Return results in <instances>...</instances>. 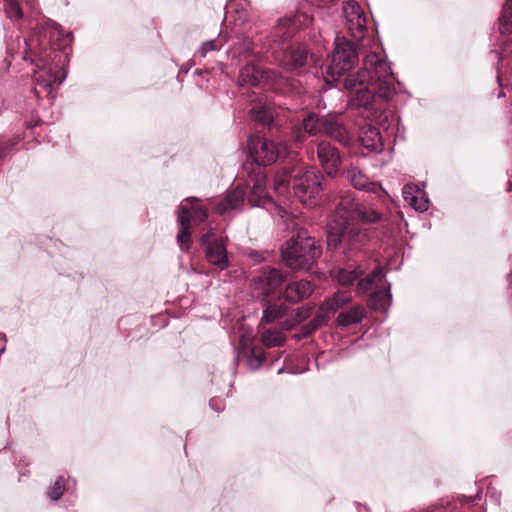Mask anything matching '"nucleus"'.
<instances>
[{"instance_id":"6ab92c4d","label":"nucleus","mask_w":512,"mask_h":512,"mask_svg":"<svg viewBox=\"0 0 512 512\" xmlns=\"http://www.w3.org/2000/svg\"><path fill=\"white\" fill-rule=\"evenodd\" d=\"M348 178L354 188L359 190L368 191L371 193H378L382 191L380 184L372 182L369 178L359 169L351 168L348 170Z\"/></svg>"},{"instance_id":"412c9836","label":"nucleus","mask_w":512,"mask_h":512,"mask_svg":"<svg viewBox=\"0 0 512 512\" xmlns=\"http://www.w3.org/2000/svg\"><path fill=\"white\" fill-rule=\"evenodd\" d=\"M365 316V308L361 305H355L351 309L342 311L337 317V323L340 326H350L359 323Z\"/></svg>"},{"instance_id":"72a5a7b5","label":"nucleus","mask_w":512,"mask_h":512,"mask_svg":"<svg viewBox=\"0 0 512 512\" xmlns=\"http://www.w3.org/2000/svg\"><path fill=\"white\" fill-rule=\"evenodd\" d=\"M347 22H354L357 16H365L360 5L356 2H349L344 8Z\"/></svg>"},{"instance_id":"aec40b11","label":"nucleus","mask_w":512,"mask_h":512,"mask_svg":"<svg viewBox=\"0 0 512 512\" xmlns=\"http://www.w3.org/2000/svg\"><path fill=\"white\" fill-rule=\"evenodd\" d=\"M403 197L415 210L423 212L428 209V200L423 197V192L413 185L404 186Z\"/></svg>"},{"instance_id":"9b49d317","label":"nucleus","mask_w":512,"mask_h":512,"mask_svg":"<svg viewBox=\"0 0 512 512\" xmlns=\"http://www.w3.org/2000/svg\"><path fill=\"white\" fill-rule=\"evenodd\" d=\"M284 281L285 277L279 270L271 267H263L253 278L252 283L254 290L268 297L273 295Z\"/></svg>"},{"instance_id":"473e14b6","label":"nucleus","mask_w":512,"mask_h":512,"mask_svg":"<svg viewBox=\"0 0 512 512\" xmlns=\"http://www.w3.org/2000/svg\"><path fill=\"white\" fill-rule=\"evenodd\" d=\"M65 489V479L63 477H58L54 484L49 488L47 495L51 500L56 501L61 498Z\"/></svg>"},{"instance_id":"f3484780","label":"nucleus","mask_w":512,"mask_h":512,"mask_svg":"<svg viewBox=\"0 0 512 512\" xmlns=\"http://www.w3.org/2000/svg\"><path fill=\"white\" fill-rule=\"evenodd\" d=\"M56 82L61 83V80L58 79L56 74L52 73L50 70L43 71L36 76L35 87L32 91L37 98H41L43 93L46 94V97L54 98L52 86Z\"/></svg>"},{"instance_id":"9d476101","label":"nucleus","mask_w":512,"mask_h":512,"mask_svg":"<svg viewBox=\"0 0 512 512\" xmlns=\"http://www.w3.org/2000/svg\"><path fill=\"white\" fill-rule=\"evenodd\" d=\"M214 233L212 229L203 234L200 238V243L205 247L206 260L218 267L220 270H224L228 267L229 261L226 249V240L224 238L214 239Z\"/></svg>"},{"instance_id":"dca6fc26","label":"nucleus","mask_w":512,"mask_h":512,"mask_svg":"<svg viewBox=\"0 0 512 512\" xmlns=\"http://www.w3.org/2000/svg\"><path fill=\"white\" fill-rule=\"evenodd\" d=\"M359 141L363 147L370 151H379L382 149V138L379 130L371 125H364L359 130Z\"/></svg>"},{"instance_id":"423d86ee","label":"nucleus","mask_w":512,"mask_h":512,"mask_svg":"<svg viewBox=\"0 0 512 512\" xmlns=\"http://www.w3.org/2000/svg\"><path fill=\"white\" fill-rule=\"evenodd\" d=\"M245 199L251 207L264 205L270 201V196L266 190V179L264 176L257 177L253 185H237L234 190L229 192L225 198L215 204V209L219 214L236 209L241 206Z\"/></svg>"},{"instance_id":"f8f14e48","label":"nucleus","mask_w":512,"mask_h":512,"mask_svg":"<svg viewBox=\"0 0 512 512\" xmlns=\"http://www.w3.org/2000/svg\"><path fill=\"white\" fill-rule=\"evenodd\" d=\"M40 36L48 40L51 48L58 51H65L70 46L72 37L70 34H64L61 26L55 21L46 19L39 27Z\"/></svg>"},{"instance_id":"e433bc0d","label":"nucleus","mask_w":512,"mask_h":512,"mask_svg":"<svg viewBox=\"0 0 512 512\" xmlns=\"http://www.w3.org/2000/svg\"><path fill=\"white\" fill-rule=\"evenodd\" d=\"M311 313H312V310L310 308L299 309L296 314L297 322H302V321L306 320L308 317H310Z\"/></svg>"},{"instance_id":"2f4dec72","label":"nucleus","mask_w":512,"mask_h":512,"mask_svg":"<svg viewBox=\"0 0 512 512\" xmlns=\"http://www.w3.org/2000/svg\"><path fill=\"white\" fill-rule=\"evenodd\" d=\"M5 12L7 16L14 21L22 19L23 12L17 0H7L5 3Z\"/></svg>"},{"instance_id":"7c9ffc66","label":"nucleus","mask_w":512,"mask_h":512,"mask_svg":"<svg viewBox=\"0 0 512 512\" xmlns=\"http://www.w3.org/2000/svg\"><path fill=\"white\" fill-rule=\"evenodd\" d=\"M187 202L192 204V218L195 222L203 223L208 218V211L204 206L198 205L197 198H187Z\"/></svg>"},{"instance_id":"b1692460","label":"nucleus","mask_w":512,"mask_h":512,"mask_svg":"<svg viewBox=\"0 0 512 512\" xmlns=\"http://www.w3.org/2000/svg\"><path fill=\"white\" fill-rule=\"evenodd\" d=\"M352 296L350 293L346 291H338L333 297L328 299L321 307V309H325L328 312H335L339 308L343 307L345 304L350 302Z\"/></svg>"},{"instance_id":"c756f323","label":"nucleus","mask_w":512,"mask_h":512,"mask_svg":"<svg viewBox=\"0 0 512 512\" xmlns=\"http://www.w3.org/2000/svg\"><path fill=\"white\" fill-rule=\"evenodd\" d=\"M252 117L263 125H270L273 121L272 112L265 106H255L251 109Z\"/></svg>"},{"instance_id":"a211bd4d","label":"nucleus","mask_w":512,"mask_h":512,"mask_svg":"<svg viewBox=\"0 0 512 512\" xmlns=\"http://www.w3.org/2000/svg\"><path fill=\"white\" fill-rule=\"evenodd\" d=\"M190 217L191 212L189 208L184 205L179 206L178 222L180 224V232L177 236V240L182 250H188L191 243V232H190Z\"/></svg>"},{"instance_id":"bb28decb","label":"nucleus","mask_w":512,"mask_h":512,"mask_svg":"<svg viewBox=\"0 0 512 512\" xmlns=\"http://www.w3.org/2000/svg\"><path fill=\"white\" fill-rule=\"evenodd\" d=\"M327 320L328 317L324 313H317L309 323L302 325V335L304 337L312 335L317 329L324 325Z\"/></svg>"},{"instance_id":"39448f33","label":"nucleus","mask_w":512,"mask_h":512,"mask_svg":"<svg viewBox=\"0 0 512 512\" xmlns=\"http://www.w3.org/2000/svg\"><path fill=\"white\" fill-rule=\"evenodd\" d=\"M319 133L326 134L344 146L350 145L354 137V134L338 118L319 117L314 113H309L303 119L301 127L292 131V137L296 143H301L305 134L317 135Z\"/></svg>"},{"instance_id":"f03ea898","label":"nucleus","mask_w":512,"mask_h":512,"mask_svg":"<svg viewBox=\"0 0 512 512\" xmlns=\"http://www.w3.org/2000/svg\"><path fill=\"white\" fill-rule=\"evenodd\" d=\"M383 220V214L376 209L356 203L351 191L342 193L335 206L332 222L327 232V247L336 250L357 251L369 241V230L361 225L374 224Z\"/></svg>"},{"instance_id":"cd10ccee","label":"nucleus","mask_w":512,"mask_h":512,"mask_svg":"<svg viewBox=\"0 0 512 512\" xmlns=\"http://www.w3.org/2000/svg\"><path fill=\"white\" fill-rule=\"evenodd\" d=\"M362 273V271L357 269H339L337 271L336 278L339 284L343 286H350L361 277Z\"/></svg>"},{"instance_id":"c85d7f7f","label":"nucleus","mask_w":512,"mask_h":512,"mask_svg":"<svg viewBox=\"0 0 512 512\" xmlns=\"http://www.w3.org/2000/svg\"><path fill=\"white\" fill-rule=\"evenodd\" d=\"M512 26V0H506L500 17V32L506 33Z\"/></svg>"},{"instance_id":"0eeeda50","label":"nucleus","mask_w":512,"mask_h":512,"mask_svg":"<svg viewBox=\"0 0 512 512\" xmlns=\"http://www.w3.org/2000/svg\"><path fill=\"white\" fill-rule=\"evenodd\" d=\"M320 255L321 248L316 244L315 239L301 234L288 241L281 252L284 263L295 270H311Z\"/></svg>"},{"instance_id":"4468645a","label":"nucleus","mask_w":512,"mask_h":512,"mask_svg":"<svg viewBox=\"0 0 512 512\" xmlns=\"http://www.w3.org/2000/svg\"><path fill=\"white\" fill-rule=\"evenodd\" d=\"M317 156L326 174L330 177L336 175L340 165V156L337 149L329 143L321 142L317 147Z\"/></svg>"},{"instance_id":"7ed1b4c3","label":"nucleus","mask_w":512,"mask_h":512,"mask_svg":"<svg viewBox=\"0 0 512 512\" xmlns=\"http://www.w3.org/2000/svg\"><path fill=\"white\" fill-rule=\"evenodd\" d=\"M323 176L315 167L298 166L284 169L274 178V189L279 195H286L292 188L294 195L306 206L313 207L323 191Z\"/></svg>"},{"instance_id":"a878e982","label":"nucleus","mask_w":512,"mask_h":512,"mask_svg":"<svg viewBox=\"0 0 512 512\" xmlns=\"http://www.w3.org/2000/svg\"><path fill=\"white\" fill-rule=\"evenodd\" d=\"M261 341L266 347H278L283 345L285 337L279 331L267 329L262 332Z\"/></svg>"},{"instance_id":"1a4fd4ad","label":"nucleus","mask_w":512,"mask_h":512,"mask_svg":"<svg viewBox=\"0 0 512 512\" xmlns=\"http://www.w3.org/2000/svg\"><path fill=\"white\" fill-rule=\"evenodd\" d=\"M248 147L250 156L258 165H271L278 159H282L288 155L286 143H277L257 135H253L249 138Z\"/></svg>"},{"instance_id":"6e6552de","label":"nucleus","mask_w":512,"mask_h":512,"mask_svg":"<svg viewBox=\"0 0 512 512\" xmlns=\"http://www.w3.org/2000/svg\"><path fill=\"white\" fill-rule=\"evenodd\" d=\"M336 47L329 62L325 64L327 82H336L350 71L358 61L359 53L363 54L352 40L336 38Z\"/></svg>"},{"instance_id":"c9c22d12","label":"nucleus","mask_w":512,"mask_h":512,"mask_svg":"<svg viewBox=\"0 0 512 512\" xmlns=\"http://www.w3.org/2000/svg\"><path fill=\"white\" fill-rule=\"evenodd\" d=\"M216 49H217V46H216L215 41L211 40V41H207V42L203 43L201 48L199 49L198 53L200 54L201 57H205L209 51H213Z\"/></svg>"},{"instance_id":"393cba45","label":"nucleus","mask_w":512,"mask_h":512,"mask_svg":"<svg viewBox=\"0 0 512 512\" xmlns=\"http://www.w3.org/2000/svg\"><path fill=\"white\" fill-rule=\"evenodd\" d=\"M384 278V274L380 269L375 270L370 275L366 276L363 279H360L357 283V290L360 293H366L371 290L376 282H382Z\"/></svg>"},{"instance_id":"f257e3e1","label":"nucleus","mask_w":512,"mask_h":512,"mask_svg":"<svg viewBox=\"0 0 512 512\" xmlns=\"http://www.w3.org/2000/svg\"><path fill=\"white\" fill-rule=\"evenodd\" d=\"M366 16H357L354 22H347L348 31L364 53L362 68L356 74L344 79V88L351 93L349 103L356 108H364L371 117L381 110L378 100L388 101L396 93V78L385 59L380 44L369 36H365Z\"/></svg>"},{"instance_id":"2eb2a0df","label":"nucleus","mask_w":512,"mask_h":512,"mask_svg":"<svg viewBox=\"0 0 512 512\" xmlns=\"http://www.w3.org/2000/svg\"><path fill=\"white\" fill-rule=\"evenodd\" d=\"M313 290V285L308 280L294 281L286 286L282 298L286 302L295 304L311 296Z\"/></svg>"},{"instance_id":"4c0bfd02","label":"nucleus","mask_w":512,"mask_h":512,"mask_svg":"<svg viewBox=\"0 0 512 512\" xmlns=\"http://www.w3.org/2000/svg\"><path fill=\"white\" fill-rule=\"evenodd\" d=\"M0 157H3V152L2 151H0Z\"/></svg>"},{"instance_id":"ddd939ff","label":"nucleus","mask_w":512,"mask_h":512,"mask_svg":"<svg viewBox=\"0 0 512 512\" xmlns=\"http://www.w3.org/2000/svg\"><path fill=\"white\" fill-rule=\"evenodd\" d=\"M276 77L278 73L275 71H263L254 64H247L240 70L238 82L241 86H258L262 81L276 79Z\"/></svg>"},{"instance_id":"20e7f679","label":"nucleus","mask_w":512,"mask_h":512,"mask_svg":"<svg viewBox=\"0 0 512 512\" xmlns=\"http://www.w3.org/2000/svg\"><path fill=\"white\" fill-rule=\"evenodd\" d=\"M295 26L292 19L280 20L272 33V42L270 46L273 61L290 72L302 73L309 65H316V60L309 51L300 44L291 45L285 49H278L280 43L289 41L295 32Z\"/></svg>"},{"instance_id":"5701e85b","label":"nucleus","mask_w":512,"mask_h":512,"mask_svg":"<svg viewBox=\"0 0 512 512\" xmlns=\"http://www.w3.org/2000/svg\"><path fill=\"white\" fill-rule=\"evenodd\" d=\"M287 312V307L282 303L267 304L263 311L261 324H269L283 317Z\"/></svg>"},{"instance_id":"f704fd0d","label":"nucleus","mask_w":512,"mask_h":512,"mask_svg":"<svg viewBox=\"0 0 512 512\" xmlns=\"http://www.w3.org/2000/svg\"><path fill=\"white\" fill-rule=\"evenodd\" d=\"M265 359L264 352L252 349L248 359V364L251 368L257 369L264 363Z\"/></svg>"},{"instance_id":"4be33fe9","label":"nucleus","mask_w":512,"mask_h":512,"mask_svg":"<svg viewBox=\"0 0 512 512\" xmlns=\"http://www.w3.org/2000/svg\"><path fill=\"white\" fill-rule=\"evenodd\" d=\"M390 294L388 289H377L374 291L370 298L368 305L371 309L376 311H384L389 305Z\"/></svg>"}]
</instances>
